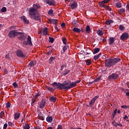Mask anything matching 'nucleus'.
<instances>
[{
    "label": "nucleus",
    "mask_w": 129,
    "mask_h": 129,
    "mask_svg": "<svg viewBox=\"0 0 129 129\" xmlns=\"http://www.w3.org/2000/svg\"><path fill=\"white\" fill-rule=\"evenodd\" d=\"M40 8L41 7L39 5L34 4L33 7H31L28 9L29 16L32 20L41 22V15L38 13V9H40Z\"/></svg>",
    "instance_id": "obj_1"
},
{
    "label": "nucleus",
    "mask_w": 129,
    "mask_h": 129,
    "mask_svg": "<svg viewBox=\"0 0 129 129\" xmlns=\"http://www.w3.org/2000/svg\"><path fill=\"white\" fill-rule=\"evenodd\" d=\"M55 89H59V90H65L66 91L67 90H69V89H71V88H74L72 82H64L63 83H57L56 82H53L52 84H50Z\"/></svg>",
    "instance_id": "obj_2"
},
{
    "label": "nucleus",
    "mask_w": 129,
    "mask_h": 129,
    "mask_svg": "<svg viewBox=\"0 0 129 129\" xmlns=\"http://www.w3.org/2000/svg\"><path fill=\"white\" fill-rule=\"evenodd\" d=\"M120 60V58H109L105 60V67H112L113 65H115L116 63H118Z\"/></svg>",
    "instance_id": "obj_3"
},
{
    "label": "nucleus",
    "mask_w": 129,
    "mask_h": 129,
    "mask_svg": "<svg viewBox=\"0 0 129 129\" xmlns=\"http://www.w3.org/2000/svg\"><path fill=\"white\" fill-rule=\"evenodd\" d=\"M23 32H18V30H11L9 31L8 34V36L9 38H15V37H17V36H19V35H22Z\"/></svg>",
    "instance_id": "obj_4"
},
{
    "label": "nucleus",
    "mask_w": 129,
    "mask_h": 129,
    "mask_svg": "<svg viewBox=\"0 0 129 129\" xmlns=\"http://www.w3.org/2000/svg\"><path fill=\"white\" fill-rule=\"evenodd\" d=\"M118 77H119L118 74L114 73L109 75L107 79L109 81H110V80H116V79H118Z\"/></svg>",
    "instance_id": "obj_5"
},
{
    "label": "nucleus",
    "mask_w": 129,
    "mask_h": 129,
    "mask_svg": "<svg viewBox=\"0 0 129 129\" xmlns=\"http://www.w3.org/2000/svg\"><path fill=\"white\" fill-rule=\"evenodd\" d=\"M69 6V7H71V9H72V10H75V9H77L78 4L76 1L74 0H71V3Z\"/></svg>",
    "instance_id": "obj_6"
},
{
    "label": "nucleus",
    "mask_w": 129,
    "mask_h": 129,
    "mask_svg": "<svg viewBox=\"0 0 129 129\" xmlns=\"http://www.w3.org/2000/svg\"><path fill=\"white\" fill-rule=\"evenodd\" d=\"M16 53L18 57H20V58H26V54H24V52H23L22 50L18 49L16 51Z\"/></svg>",
    "instance_id": "obj_7"
},
{
    "label": "nucleus",
    "mask_w": 129,
    "mask_h": 129,
    "mask_svg": "<svg viewBox=\"0 0 129 129\" xmlns=\"http://www.w3.org/2000/svg\"><path fill=\"white\" fill-rule=\"evenodd\" d=\"M129 38L128 33L126 32L123 33L122 35L120 37V40L121 41H125V40H127Z\"/></svg>",
    "instance_id": "obj_8"
},
{
    "label": "nucleus",
    "mask_w": 129,
    "mask_h": 129,
    "mask_svg": "<svg viewBox=\"0 0 129 129\" xmlns=\"http://www.w3.org/2000/svg\"><path fill=\"white\" fill-rule=\"evenodd\" d=\"M43 1L49 6H56V2L54 0H43Z\"/></svg>",
    "instance_id": "obj_9"
},
{
    "label": "nucleus",
    "mask_w": 129,
    "mask_h": 129,
    "mask_svg": "<svg viewBox=\"0 0 129 129\" xmlns=\"http://www.w3.org/2000/svg\"><path fill=\"white\" fill-rule=\"evenodd\" d=\"M98 97H99V96H96L95 97L93 98L91 100L89 103V105L90 107H92V106L94 105V104L95 103V101H96V100L97 99V98H98Z\"/></svg>",
    "instance_id": "obj_10"
},
{
    "label": "nucleus",
    "mask_w": 129,
    "mask_h": 129,
    "mask_svg": "<svg viewBox=\"0 0 129 129\" xmlns=\"http://www.w3.org/2000/svg\"><path fill=\"white\" fill-rule=\"evenodd\" d=\"M112 124L113 125V126H115V127H117V126H120V127H122V124L120 123V121H115V120H113L112 121Z\"/></svg>",
    "instance_id": "obj_11"
},
{
    "label": "nucleus",
    "mask_w": 129,
    "mask_h": 129,
    "mask_svg": "<svg viewBox=\"0 0 129 129\" xmlns=\"http://www.w3.org/2000/svg\"><path fill=\"white\" fill-rule=\"evenodd\" d=\"M109 2V0H104L99 3V6L100 8H104V6H107L104 5L105 4H107Z\"/></svg>",
    "instance_id": "obj_12"
},
{
    "label": "nucleus",
    "mask_w": 129,
    "mask_h": 129,
    "mask_svg": "<svg viewBox=\"0 0 129 129\" xmlns=\"http://www.w3.org/2000/svg\"><path fill=\"white\" fill-rule=\"evenodd\" d=\"M45 104L46 100L44 99H42L39 103V108H41V109L44 108L45 107Z\"/></svg>",
    "instance_id": "obj_13"
},
{
    "label": "nucleus",
    "mask_w": 129,
    "mask_h": 129,
    "mask_svg": "<svg viewBox=\"0 0 129 129\" xmlns=\"http://www.w3.org/2000/svg\"><path fill=\"white\" fill-rule=\"evenodd\" d=\"M21 19H22V21L24 22V24L26 25H28L30 24V21H29V20L27 19V17L26 16H23L21 17Z\"/></svg>",
    "instance_id": "obj_14"
},
{
    "label": "nucleus",
    "mask_w": 129,
    "mask_h": 129,
    "mask_svg": "<svg viewBox=\"0 0 129 129\" xmlns=\"http://www.w3.org/2000/svg\"><path fill=\"white\" fill-rule=\"evenodd\" d=\"M20 36L18 37L19 40H21V41L25 40L27 39V35H24V33L22 34H19Z\"/></svg>",
    "instance_id": "obj_15"
},
{
    "label": "nucleus",
    "mask_w": 129,
    "mask_h": 129,
    "mask_svg": "<svg viewBox=\"0 0 129 129\" xmlns=\"http://www.w3.org/2000/svg\"><path fill=\"white\" fill-rule=\"evenodd\" d=\"M49 24H53V25H57L58 24V20L57 19H48Z\"/></svg>",
    "instance_id": "obj_16"
},
{
    "label": "nucleus",
    "mask_w": 129,
    "mask_h": 129,
    "mask_svg": "<svg viewBox=\"0 0 129 129\" xmlns=\"http://www.w3.org/2000/svg\"><path fill=\"white\" fill-rule=\"evenodd\" d=\"M27 42L28 45H29V46H33V42H32V40L31 39V36H28Z\"/></svg>",
    "instance_id": "obj_17"
},
{
    "label": "nucleus",
    "mask_w": 129,
    "mask_h": 129,
    "mask_svg": "<svg viewBox=\"0 0 129 129\" xmlns=\"http://www.w3.org/2000/svg\"><path fill=\"white\" fill-rule=\"evenodd\" d=\"M36 64H37V61L32 60L29 62V65L30 68H32L33 66H35V65H36Z\"/></svg>",
    "instance_id": "obj_18"
},
{
    "label": "nucleus",
    "mask_w": 129,
    "mask_h": 129,
    "mask_svg": "<svg viewBox=\"0 0 129 129\" xmlns=\"http://www.w3.org/2000/svg\"><path fill=\"white\" fill-rule=\"evenodd\" d=\"M70 73V70H66L64 72H61V74L63 76H66V75H68Z\"/></svg>",
    "instance_id": "obj_19"
},
{
    "label": "nucleus",
    "mask_w": 129,
    "mask_h": 129,
    "mask_svg": "<svg viewBox=\"0 0 129 129\" xmlns=\"http://www.w3.org/2000/svg\"><path fill=\"white\" fill-rule=\"evenodd\" d=\"M46 121L48 123H51L53 121V117L48 116L46 117Z\"/></svg>",
    "instance_id": "obj_20"
},
{
    "label": "nucleus",
    "mask_w": 129,
    "mask_h": 129,
    "mask_svg": "<svg viewBox=\"0 0 129 129\" xmlns=\"http://www.w3.org/2000/svg\"><path fill=\"white\" fill-rule=\"evenodd\" d=\"M109 45H113L114 43V38L113 37H110L108 40Z\"/></svg>",
    "instance_id": "obj_21"
},
{
    "label": "nucleus",
    "mask_w": 129,
    "mask_h": 129,
    "mask_svg": "<svg viewBox=\"0 0 129 129\" xmlns=\"http://www.w3.org/2000/svg\"><path fill=\"white\" fill-rule=\"evenodd\" d=\"M49 100L50 101H51V102H53L55 103L56 102V100H57V98H56L55 97H54V96H52L51 97H50L49 98Z\"/></svg>",
    "instance_id": "obj_22"
},
{
    "label": "nucleus",
    "mask_w": 129,
    "mask_h": 129,
    "mask_svg": "<svg viewBox=\"0 0 129 129\" xmlns=\"http://www.w3.org/2000/svg\"><path fill=\"white\" fill-rule=\"evenodd\" d=\"M54 51V48L53 47H51L49 49V51L46 52V55L47 56H50L51 54H52V52Z\"/></svg>",
    "instance_id": "obj_23"
},
{
    "label": "nucleus",
    "mask_w": 129,
    "mask_h": 129,
    "mask_svg": "<svg viewBox=\"0 0 129 129\" xmlns=\"http://www.w3.org/2000/svg\"><path fill=\"white\" fill-rule=\"evenodd\" d=\"M81 80H78V81H75V82H72V83L73 84V86L74 87H76V86H77V84L78 83H80L81 82Z\"/></svg>",
    "instance_id": "obj_24"
},
{
    "label": "nucleus",
    "mask_w": 129,
    "mask_h": 129,
    "mask_svg": "<svg viewBox=\"0 0 129 129\" xmlns=\"http://www.w3.org/2000/svg\"><path fill=\"white\" fill-rule=\"evenodd\" d=\"M38 118L39 119H41V120H44L45 119V116L42 114V113H40L38 114Z\"/></svg>",
    "instance_id": "obj_25"
},
{
    "label": "nucleus",
    "mask_w": 129,
    "mask_h": 129,
    "mask_svg": "<svg viewBox=\"0 0 129 129\" xmlns=\"http://www.w3.org/2000/svg\"><path fill=\"white\" fill-rule=\"evenodd\" d=\"M96 33L97 35H98V36H103V32H102V30L101 29L98 30Z\"/></svg>",
    "instance_id": "obj_26"
},
{
    "label": "nucleus",
    "mask_w": 129,
    "mask_h": 129,
    "mask_svg": "<svg viewBox=\"0 0 129 129\" xmlns=\"http://www.w3.org/2000/svg\"><path fill=\"white\" fill-rule=\"evenodd\" d=\"M56 56H51L49 59L48 62L49 64H52V62H53V60H55Z\"/></svg>",
    "instance_id": "obj_27"
},
{
    "label": "nucleus",
    "mask_w": 129,
    "mask_h": 129,
    "mask_svg": "<svg viewBox=\"0 0 129 129\" xmlns=\"http://www.w3.org/2000/svg\"><path fill=\"white\" fill-rule=\"evenodd\" d=\"M86 32L87 34H89L91 32V29H90V26L89 25L86 26Z\"/></svg>",
    "instance_id": "obj_28"
},
{
    "label": "nucleus",
    "mask_w": 129,
    "mask_h": 129,
    "mask_svg": "<svg viewBox=\"0 0 129 129\" xmlns=\"http://www.w3.org/2000/svg\"><path fill=\"white\" fill-rule=\"evenodd\" d=\"M73 32H75V33H80L81 32V30L80 29L75 27L73 29Z\"/></svg>",
    "instance_id": "obj_29"
},
{
    "label": "nucleus",
    "mask_w": 129,
    "mask_h": 129,
    "mask_svg": "<svg viewBox=\"0 0 129 129\" xmlns=\"http://www.w3.org/2000/svg\"><path fill=\"white\" fill-rule=\"evenodd\" d=\"M43 36H47V34H48V28H45L43 29Z\"/></svg>",
    "instance_id": "obj_30"
},
{
    "label": "nucleus",
    "mask_w": 129,
    "mask_h": 129,
    "mask_svg": "<svg viewBox=\"0 0 129 129\" xmlns=\"http://www.w3.org/2000/svg\"><path fill=\"white\" fill-rule=\"evenodd\" d=\"M118 13L120 14H124V13H125V11L124 10V9L122 8L118 10Z\"/></svg>",
    "instance_id": "obj_31"
},
{
    "label": "nucleus",
    "mask_w": 129,
    "mask_h": 129,
    "mask_svg": "<svg viewBox=\"0 0 129 129\" xmlns=\"http://www.w3.org/2000/svg\"><path fill=\"white\" fill-rule=\"evenodd\" d=\"M100 49L99 48H95L94 49V52H93V54H97L98 52H99Z\"/></svg>",
    "instance_id": "obj_32"
},
{
    "label": "nucleus",
    "mask_w": 129,
    "mask_h": 129,
    "mask_svg": "<svg viewBox=\"0 0 129 129\" xmlns=\"http://www.w3.org/2000/svg\"><path fill=\"white\" fill-rule=\"evenodd\" d=\"M20 113H16L14 114V118L15 119H18L20 117Z\"/></svg>",
    "instance_id": "obj_33"
},
{
    "label": "nucleus",
    "mask_w": 129,
    "mask_h": 129,
    "mask_svg": "<svg viewBox=\"0 0 129 129\" xmlns=\"http://www.w3.org/2000/svg\"><path fill=\"white\" fill-rule=\"evenodd\" d=\"M87 52L86 55H90L91 53H93V51L92 50L89 49L88 50H86Z\"/></svg>",
    "instance_id": "obj_34"
},
{
    "label": "nucleus",
    "mask_w": 129,
    "mask_h": 129,
    "mask_svg": "<svg viewBox=\"0 0 129 129\" xmlns=\"http://www.w3.org/2000/svg\"><path fill=\"white\" fill-rule=\"evenodd\" d=\"M113 23V20H110L106 21L105 22L106 25H110V24H112Z\"/></svg>",
    "instance_id": "obj_35"
},
{
    "label": "nucleus",
    "mask_w": 129,
    "mask_h": 129,
    "mask_svg": "<svg viewBox=\"0 0 129 129\" xmlns=\"http://www.w3.org/2000/svg\"><path fill=\"white\" fill-rule=\"evenodd\" d=\"M86 65L87 66L90 65V64H91L92 63L91 60L87 59V60H86Z\"/></svg>",
    "instance_id": "obj_36"
},
{
    "label": "nucleus",
    "mask_w": 129,
    "mask_h": 129,
    "mask_svg": "<svg viewBox=\"0 0 129 129\" xmlns=\"http://www.w3.org/2000/svg\"><path fill=\"white\" fill-rule=\"evenodd\" d=\"M40 95H41V92H39L35 95V96L34 97V99H37V98H38V97H39V96H40Z\"/></svg>",
    "instance_id": "obj_37"
},
{
    "label": "nucleus",
    "mask_w": 129,
    "mask_h": 129,
    "mask_svg": "<svg viewBox=\"0 0 129 129\" xmlns=\"http://www.w3.org/2000/svg\"><path fill=\"white\" fill-rule=\"evenodd\" d=\"M104 9H106L107 11H109V12H111V8H110L108 6H105Z\"/></svg>",
    "instance_id": "obj_38"
},
{
    "label": "nucleus",
    "mask_w": 129,
    "mask_h": 129,
    "mask_svg": "<svg viewBox=\"0 0 129 129\" xmlns=\"http://www.w3.org/2000/svg\"><path fill=\"white\" fill-rule=\"evenodd\" d=\"M49 43H54V41L55 39H54V38L51 37H49Z\"/></svg>",
    "instance_id": "obj_39"
},
{
    "label": "nucleus",
    "mask_w": 129,
    "mask_h": 129,
    "mask_svg": "<svg viewBox=\"0 0 129 129\" xmlns=\"http://www.w3.org/2000/svg\"><path fill=\"white\" fill-rule=\"evenodd\" d=\"M116 8H121V3H116Z\"/></svg>",
    "instance_id": "obj_40"
},
{
    "label": "nucleus",
    "mask_w": 129,
    "mask_h": 129,
    "mask_svg": "<svg viewBox=\"0 0 129 129\" xmlns=\"http://www.w3.org/2000/svg\"><path fill=\"white\" fill-rule=\"evenodd\" d=\"M119 29L120 30V31H123L124 30V27L122 25H120L119 26Z\"/></svg>",
    "instance_id": "obj_41"
},
{
    "label": "nucleus",
    "mask_w": 129,
    "mask_h": 129,
    "mask_svg": "<svg viewBox=\"0 0 129 129\" xmlns=\"http://www.w3.org/2000/svg\"><path fill=\"white\" fill-rule=\"evenodd\" d=\"M1 11L2 13H6L7 12V8L3 7Z\"/></svg>",
    "instance_id": "obj_42"
},
{
    "label": "nucleus",
    "mask_w": 129,
    "mask_h": 129,
    "mask_svg": "<svg viewBox=\"0 0 129 129\" xmlns=\"http://www.w3.org/2000/svg\"><path fill=\"white\" fill-rule=\"evenodd\" d=\"M46 88L49 91H53V88L49 87V86H46Z\"/></svg>",
    "instance_id": "obj_43"
},
{
    "label": "nucleus",
    "mask_w": 129,
    "mask_h": 129,
    "mask_svg": "<svg viewBox=\"0 0 129 129\" xmlns=\"http://www.w3.org/2000/svg\"><path fill=\"white\" fill-rule=\"evenodd\" d=\"M62 43L63 44H64V45H66V44H67V40L66 39V38H63L62 39Z\"/></svg>",
    "instance_id": "obj_44"
},
{
    "label": "nucleus",
    "mask_w": 129,
    "mask_h": 129,
    "mask_svg": "<svg viewBox=\"0 0 129 129\" xmlns=\"http://www.w3.org/2000/svg\"><path fill=\"white\" fill-rule=\"evenodd\" d=\"M101 79V76H99L98 78L94 80V81L95 82H97V81H99V80H100Z\"/></svg>",
    "instance_id": "obj_45"
},
{
    "label": "nucleus",
    "mask_w": 129,
    "mask_h": 129,
    "mask_svg": "<svg viewBox=\"0 0 129 129\" xmlns=\"http://www.w3.org/2000/svg\"><path fill=\"white\" fill-rule=\"evenodd\" d=\"M67 67V64L66 63H61V66L60 67V68H65Z\"/></svg>",
    "instance_id": "obj_46"
},
{
    "label": "nucleus",
    "mask_w": 129,
    "mask_h": 129,
    "mask_svg": "<svg viewBox=\"0 0 129 129\" xmlns=\"http://www.w3.org/2000/svg\"><path fill=\"white\" fill-rule=\"evenodd\" d=\"M4 116H5V112H4V111H1V112L0 113L1 118H3V117H4Z\"/></svg>",
    "instance_id": "obj_47"
},
{
    "label": "nucleus",
    "mask_w": 129,
    "mask_h": 129,
    "mask_svg": "<svg viewBox=\"0 0 129 129\" xmlns=\"http://www.w3.org/2000/svg\"><path fill=\"white\" fill-rule=\"evenodd\" d=\"M6 106L7 108H10V107H11V103L8 102L6 104Z\"/></svg>",
    "instance_id": "obj_48"
},
{
    "label": "nucleus",
    "mask_w": 129,
    "mask_h": 129,
    "mask_svg": "<svg viewBox=\"0 0 129 129\" xmlns=\"http://www.w3.org/2000/svg\"><path fill=\"white\" fill-rule=\"evenodd\" d=\"M8 125H9V126H12V127L14 126V123H13V122H12L11 121H9L8 122Z\"/></svg>",
    "instance_id": "obj_49"
},
{
    "label": "nucleus",
    "mask_w": 129,
    "mask_h": 129,
    "mask_svg": "<svg viewBox=\"0 0 129 129\" xmlns=\"http://www.w3.org/2000/svg\"><path fill=\"white\" fill-rule=\"evenodd\" d=\"M48 15H53V10L50 9L49 10V11L48 12Z\"/></svg>",
    "instance_id": "obj_50"
},
{
    "label": "nucleus",
    "mask_w": 129,
    "mask_h": 129,
    "mask_svg": "<svg viewBox=\"0 0 129 129\" xmlns=\"http://www.w3.org/2000/svg\"><path fill=\"white\" fill-rule=\"evenodd\" d=\"M13 86H14V87L15 88H17V87H18V84H17V82H14L13 84Z\"/></svg>",
    "instance_id": "obj_51"
},
{
    "label": "nucleus",
    "mask_w": 129,
    "mask_h": 129,
    "mask_svg": "<svg viewBox=\"0 0 129 129\" xmlns=\"http://www.w3.org/2000/svg\"><path fill=\"white\" fill-rule=\"evenodd\" d=\"M73 26H75L76 25H77V23H78V22L77 21V20H74L73 21Z\"/></svg>",
    "instance_id": "obj_52"
},
{
    "label": "nucleus",
    "mask_w": 129,
    "mask_h": 129,
    "mask_svg": "<svg viewBox=\"0 0 129 129\" xmlns=\"http://www.w3.org/2000/svg\"><path fill=\"white\" fill-rule=\"evenodd\" d=\"M24 128V129H30V125H29L28 124H26Z\"/></svg>",
    "instance_id": "obj_53"
},
{
    "label": "nucleus",
    "mask_w": 129,
    "mask_h": 129,
    "mask_svg": "<svg viewBox=\"0 0 129 129\" xmlns=\"http://www.w3.org/2000/svg\"><path fill=\"white\" fill-rule=\"evenodd\" d=\"M121 108H124V109H127V108H128L129 106H126V105H122L121 106Z\"/></svg>",
    "instance_id": "obj_54"
},
{
    "label": "nucleus",
    "mask_w": 129,
    "mask_h": 129,
    "mask_svg": "<svg viewBox=\"0 0 129 129\" xmlns=\"http://www.w3.org/2000/svg\"><path fill=\"white\" fill-rule=\"evenodd\" d=\"M62 50L63 51V52H66V50H67V46H64L62 47Z\"/></svg>",
    "instance_id": "obj_55"
},
{
    "label": "nucleus",
    "mask_w": 129,
    "mask_h": 129,
    "mask_svg": "<svg viewBox=\"0 0 129 129\" xmlns=\"http://www.w3.org/2000/svg\"><path fill=\"white\" fill-rule=\"evenodd\" d=\"M7 127H8V123H5L4 125L3 129H7Z\"/></svg>",
    "instance_id": "obj_56"
},
{
    "label": "nucleus",
    "mask_w": 129,
    "mask_h": 129,
    "mask_svg": "<svg viewBox=\"0 0 129 129\" xmlns=\"http://www.w3.org/2000/svg\"><path fill=\"white\" fill-rule=\"evenodd\" d=\"M55 29L56 30L57 32H58L59 31V29L58 28V26H57V24L55 25Z\"/></svg>",
    "instance_id": "obj_57"
},
{
    "label": "nucleus",
    "mask_w": 129,
    "mask_h": 129,
    "mask_svg": "<svg viewBox=\"0 0 129 129\" xmlns=\"http://www.w3.org/2000/svg\"><path fill=\"white\" fill-rule=\"evenodd\" d=\"M65 26H66V25L65 24V23H62L61 24V27L62 28H65Z\"/></svg>",
    "instance_id": "obj_58"
},
{
    "label": "nucleus",
    "mask_w": 129,
    "mask_h": 129,
    "mask_svg": "<svg viewBox=\"0 0 129 129\" xmlns=\"http://www.w3.org/2000/svg\"><path fill=\"white\" fill-rule=\"evenodd\" d=\"M99 57H98V55H95L94 56V60H97Z\"/></svg>",
    "instance_id": "obj_59"
},
{
    "label": "nucleus",
    "mask_w": 129,
    "mask_h": 129,
    "mask_svg": "<svg viewBox=\"0 0 129 129\" xmlns=\"http://www.w3.org/2000/svg\"><path fill=\"white\" fill-rule=\"evenodd\" d=\"M5 58H6V59H8V60L10 59V55H9V54H6L5 55Z\"/></svg>",
    "instance_id": "obj_60"
},
{
    "label": "nucleus",
    "mask_w": 129,
    "mask_h": 129,
    "mask_svg": "<svg viewBox=\"0 0 129 129\" xmlns=\"http://www.w3.org/2000/svg\"><path fill=\"white\" fill-rule=\"evenodd\" d=\"M126 9L128 12H129V3L126 6Z\"/></svg>",
    "instance_id": "obj_61"
},
{
    "label": "nucleus",
    "mask_w": 129,
    "mask_h": 129,
    "mask_svg": "<svg viewBox=\"0 0 129 129\" xmlns=\"http://www.w3.org/2000/svg\"><path fill=\"white\" fill-rule=\"evenodd\" d=\"M28 44H29L28 43V42H27V41H26L25 40L23 41V45H25L26 46H27V45H28Z\"/></svg>",
    "instance_id": "obj_62"
},
{
    "label": "nucleus",
    "mask_w": 129,
    "mask_h": 129,
    "mask_svg": "<svg viewBox=\"0 0 129 129\" xmlns=\"http://www.w3.org/2000/svg\"><path fill=\"white\" fill-rule=\"evenodd\" d=\"M127 118H128V116H127L126 115H125L124 117H123V119H125V120H126Z\"/></svg>",
    "instance_id": "obj_63"
},
{
    "label": "nucleus",
    "mask_w": 129,
    "mask_h": 129,
    "mask_svg": "<svg viewBox=\"0 0 129 129\" xmlns=\"http://www.w3.org/2000/svg\"><path fill=\"white\" fill-rule=\"evenodd\" d=\"M120 90H121V91H124V92H125V90H124V88L123 87H121L120 88Z\"/></svg>",
    "instance_id": "obj_64"
}]
</instances>
